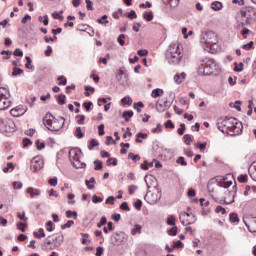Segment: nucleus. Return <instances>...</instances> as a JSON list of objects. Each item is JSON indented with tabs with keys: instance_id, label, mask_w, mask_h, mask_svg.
Returning <instances> with one entry per match:
<instances>
[{
	"instance_id": "nucleus-1",
	"label": "nucleus",
	"mask_w": 256,
	"mask_h": 256,
	"mask_svg": "<svg viewBox=\"0 0 256 256\" xmlns=\"http://www.w3.org/2000/svg\"><path fill=\"white\" fill-rule=\"evenodd\" d=\"M217 127L221 133H226V135H241L243 132V123L234 117L219 118Z\"/></svg>"
},
{
	"instance_id": "nucleus-2",
	"label": "nucleus",
	"mask_w": 256,
	"mask_h": 256,
	"mask_svg": "<svg viewBox=\"0 0 256 256\" xmlns=\"http://www.w3.org/2000/svg\"><path fill=\"white\" fill-rule=\"evenodd\" d=\"M198 71L201 75H219L221 67L218 66L215 60L204 58L198 63Z\"/></svg>"
},
{
	"instance_id": "nucleus-3",
	"label": "nucleus",
	"mask_w": 256,
	"mask_h": 256,
	"mask_svg": "<svg viewBox=\"0 0 256 256\" xmlns=\"http://www.w3.org/2000/svg\"><path fill=\"white\" fill-rule=\"evenodd\" d=\"M166 58L172 65H179L183 60V50L181 49V45H179V43L170 44L166 51Z\"/></svg>"
},
{
	"instance_id": "nucleus-4",
	"label": "nucleus",
	"mask_w": 256,
	"mask_h": 256,
	"mask_svg": "<svg viewBox=\"0 0 256 256\" xmlns=\"http://www.w3.org/2000/svg\"><path fill=\"white\" fill-rule=\"evenodd\" d=\"M64 241V236L62 233L53 234L48 236L42 244L44 251H53L57 247H61V244Z\"/></svg>"
},
{
	"instance_id": "nucleus-5",
	"label": "nucleus",
	"mask_w": 256,
	"mask_h": 256,
	"mask_svg": "<svg viewBox=\"0 0 256 256\" xmlns=\"http://www.w3.org/2000/svg\"><path fill=\"white\" fill-rule=\"evenodd\" d=\"M65 123V118L56 119L51 113H47L43 119V124L49 131H60Z\"/></svg>"
},
{
	"instance_id": "nucleus-6",
	"label": "nucleus",
	"mask_w": 256,
	"mask_h": 256,
	"mask_svg": "<svg viewBox=\"0 0 256 256\" xmlns=\"http://www.w3.org/2000/svg\"><path fill=\"white\" fill-rule=\"evenodd\" d=\"M201 45H206L204 47V51H211V47L215 45L216 43H219V40L217 39V34L213 31H207L202 33L200 38Z\"/></svg>"
},
{
	"instance_id": "nucleus-7",
	"label": "nucleus",
	"mask_w": 256,
	"mask_h": 256,
	"mask_svg": "<svg viewBox=\"0 0 256 256\" xmlns=\"http://www.w3.org/2000/svg\"><path fill=\"white\" fill-rule=\"evenodd\" d=\"M81 157H83V152H81V150L73 148L69 151V160L75 169L85 168L86 164L81 161Z\"/></svg>"
},
{
	"instance_id": "nucleus-8",
	"label": "nucleus",
	"mask_w": 256,
	"mask_h": 256,
	"mask_svg": "<svg viewBox=\"0 0 256 256\" xmlns=\"http://www.w3.org/2000/svg\"><path fill=\"white\" fill-rule=\"evenodd\" d=\"M256 10L253 6H245L240 10L241 17L245 20L242 22V25H251L253 23V17H255Z\"/></svg>"
},
{
	"instance_id": "nucleus-9",
	"label": "nucleus",
	"mask_w": 256,
	"mask_h": 256,
	"mask_svg": "<svg viewBox=\"0 0 256 256\" xmlns=\"http://www.w3.org/2000/svg\"><path fill=\"white\" fill-rule=\"evenodd\" d=\"M15 132V122L11 119H0V133H13Z\"/></svg>"
},
{
	"instance_id": "nucleus-10",
	"label": "nucleus",
	"mask_w": 256,
	"mask_h": 256,
	"mask_svg": "<svg viewBox=\"0 0 256 256\" xmlns=\"http://www.w3.org/2000/svg\"><path fill=\"white\" fill-rule=\"evenodd\" d=\"M179 220L184 227H187V225H193L197 221V218L193 213L182 212L179 215Z\"/></svg>"
},
{
	"instance_id": "nucleus-11",
	"label": "nucleus",
	"mask_w": 256,
	"mask_h": 256,
	"mask_svg": "<svg viewBox=\"0 0 256 256\" xmlns=\"http://www.w3.org/2000/svg\"><path fill=\"white\" fill-rule=\"evenodd\" d=\"M43 159L40 156H35L30 162V169L33 173H38L43 169Z\"/></svg>"
},
{
	"instance_id": "nucleus-12",
	"label": "nucleus",
	"mask_w": 256,
	"mask_h": 256,
	"mask_svg": "<svg viewBox=\"0 0 256 256\" xmlns=\"http://www.w3.org/2000/svg\"><path fill=\"white\" fill-rule=\"evenodd\" d=\"M147 203L150 205H155L161 199V192L157 191L156 193L149 194L147 193L144 197Z\"/></svg>"
},
{
	"instance_id": "nucleus-13",
	"label": "nucleus",
	"mask_w": 256,
	"mask_h": 256,
	"mask_svg": "<svg viewBox=\"0 0 256 256\" xmlns=\"http://www.w3.org/2000/svg\"><path fill=\"white\" fill-rule=\"evenodd\" d=\"M125 237L126 235L123 232L114 233L111 236V241L113 245H119V243H123V241H125Z\"/></svg>"
},
{
	"instance_id": "nucleus-14",
	"label": "nucleus",
	"mask_w": 256,
	"mask_h": 256,
	"mask_svg": "<svg viewBox=\"0 0 256 256\" xmlns=\"http://www.w3.org/2000/svg\"><path fill=\"white\" fill-rule=\"evenodd\" d=\"M173 105V102L169 100H165L163 104L157 102L156 103V109L159 111V113H163L164 111H167Z\"/></svg>"
},
{
	"instance_id": "nucleus-15",
	"label": "nucleus",
	"mask_w": 256,
	"mask_h": 256,
	"mask_svg": "<svg viewBox=\"0 0 256 256\" xmlns=\"http://www.w3.org/2000/svg\"><path fill=\"white\" fill-rule=\"evenodd\" d=\"M233 185V175L232 174H227L223 178V182H221L220 186L223 187L224 189H229Z\"/></svg>"
},
{
	"instance_id": "nucleus-16",
	"label": "nucleus",
	"mask_w": 256,
	"mask_h": 256,
	"mask_svg": "<svg viewBox=\"0 0 256 256\" xmlns=\"http://www.w3.org/2000/svg\"><path fill=\"white\" fill-rule=\"evenodd\" d=\"M10 107H11L10 98H0V111H5V109H9Z\"/></svg>"
},
{
	"instance_id": "nucleus-17",
	"label": "nucleus",
	"mask_w": 256,
	"mask_h": 256,
	"mask_svg": "<svg viewBox=\"0 0 256 256\" xmlns=\"http://www.w3.org/2000/svg\"><path fill=\"white\" fill-rule=\"evenodd\" d=\"M235 193H237V186H233V191L230 192L231 198H224L225 205H231V203L235 202Z\"/></svg>"
},
{
	"instance_id": "nucleus-18",
	"label": "nucleus",
	"mask_w": 256,
	"mask_h": 256,
	"mask_svg": "<svg viewBox=\"0 0 256 256\" xmlns=\"http://www.w3.org/2000/svg\"><path fill=\"white\" fill-rule=\"evenodd\" d=\"M26 111L27 110H23V108L18 106L16 108L12 109L10 111V114L12 115V117H21V115H25Z\"/></svg>"
},
{
	"instance_id": "nucleus-19",
	"label": "nucleus",
	"mask_w": 256,
	"mask_h": 256,
	"mask_svg": "<svg viewBox=\"0 0 256 256\" xmlns=\"http://www.w3.org/2000/svg\"><path fill=\"white\" fill-rule=\"evenodd\" d=\"M185 77H187V74L185 72H182L181 74H176L174 76V81L177 83V85L183 83L185 81Z\"/></svg>"
},
{
	"instance_id": "nucleus-20",
	"label": "nucleus",
	"mask_w": 256,
	"mask_h": 256,
	"mask_svg": "<svg viewBox=\"0 0 256 256\" xmlns=\"http://www.w3.org/2000/svg\"><path fill=\"white\" fill-rule=\"evenodd\" d=\"M11 94H9V90L5 87L0 88V99H10Z\"/></svg>"
},
{
	"instance_id": "nucleus-21",
	"label": "nucleus",
	"mask_w": 256,
	"mask_h": 256,
	"mask_svg": "<svg viewBox=\"0 0 256 256\" xmlns=\"http://www.w3.org/2000/svg\"><path fill=\"white\" fill-rule=\"evenodd\" d=\"M163 93H164L163 89L156 88L152 90L151 97H153V99H157V97H162Z\"/></svg>"
},
{
	"instance_id": "nucleus-22",
	"label": "nucleus",
	"mask_w": 256,
	"mask_h": 256,
	"mask_svg": "<svg viewBox=\"0 0 256 256\" xmlns=\"http://www.w3.org/2000/svg\"><path fill=\"white\" fill-rule=\"evenodd\" d=\"M211 9H213L214 11H221V9H223V3L219 1H214L211 4Z\"/></svg>"
},
{
	"instance_id": "nucleus-23",
	"label": "nucleus",
	"mask_w": 256,
	"mask_h": 256,
	"mask_svg": "<svg viewBox=\"0 0 256 256\" xmlns=\"http://www.w3.org/2000/svg\"><path fill=\"white\" fill-rule=\"evenodd\" d=\"M27 193H28V195H30L31 198L40 194L39 189L33 188V187H29L27 189Z\"/></svg>"
},
{
	"instance_id": "nucleus-24",
	"label": "nucleus",
	"mask_w": 256,
	"mask_h": 256,
	"mask_svg": "<svg viewBox=\"0 0 256 256\" xmlns=\"http://www.w3.org/2000/svg\"><path fill=\"white\" fill-rule=\"evenodd\" d=\"M141 229H143L141 225L135 224L131 230V235H141Z\"/></svg>"
},
{
	"instance_id": "nucleus-25",
	"label": "nucleus",
	"mask_w": 256,
	"mask_h": 256,
	"mask_svg": "<svg viewBox=\"0 0 256 256\" xmlns=\"http://www.w3.org/2000/svg\"><path fill=\"white\" fill-rule=\"evenodd\" d=\"M85 183L88 189H95V177H91L89 180H86Z\"/></svg>"
},
{
	"instance_id": "nucleus-26",
	"label": "nucleus",
	"mask_w": 256,
	"mask_h": 256,
	"mask_svg": "<svg viewBox=\"0 0 256 256\" xmlns=\"http://www.w3.org/2000/svg\"><path fill=\"white\" fill-rule=\"evenodd\" d=\"M229 220H230V223H239V215H237V213L235 212H232L229 215Z\"/></svg>"
},
{
	"instance_id": "nucleus-27",
	"label": "nucleus",
	"mask_w": 256,
	"mask_h": 256,
	"mask_svg": "<svg viewBox=\"0 0 256 256\" xmlns=\"http://www.w3.org/2000/svg\"><path fill=\"white\" fill-rule=\"evenodd\" d=\"M121 103L122 105H133V98L129 97V96H126L124 98L121 99Z\"/></svg>"
},
{
	"instance_id": "nucleus-28",
	"label": "nucleus",
	"mask_w": 256,
	"mask_h": 256,
	"mask_svg": "<svg viewBox=\"0 0 256 256\" xmlns=\"http://www.w3.org/2000/svg\"><path fill=\"white\" fill-rule=\"evenodd\" d=\"M38 21L40 23H43V25H45V27H47V25H49V16H47V15L39 16Z\"/></svg>"
},
{
	"instance_id": "nucleus-29",
	"label": "nucleus",
	"mask_w": 256,
	"mask_h": 256,
	"mask_svg": "<svg viewBox=\"0 0 256 256\" xmlns=\"http://www.w3.org/2000/svg\"><path fill=\"white\" fill-rule=\"evenodd\" d=\"M66 217H67V219H71V218L77 219V211L67 210Z\"/></svg>"
},
{
	"instance_id": "nucleus-30",
	"label": "nucleus",
	"mask_w": 256,
	"mask_h": 256,
	"mask_svg": "<svg viewBox=\"0 0 256 256\" xmlns=\"http://www.w3.org/2000/svg\"><path fill=\"white\" fill-rule=\"evenodd\" d=\"M34 237H36V239H42L45 237V231L43 230V228H40L37 232H34Z\"/></svg>"
},
{
	"instance_id": "nucleus-31",
	"label": "nucleus",
	"mask_w": 256,
	"mask_h": 256,
	"mask_svg": "<svg viewBox=\"0 0 256 256\" xmlns=\"http://www.w3.org/2000/svg\"><path fill=\"white\" fill-rule=\"evenodd\" d=\"M97 23L100 25H108L109 21L107 20V15L104 14L101 18H98Z\"/></svg>"
},
{
	"instance_id": "nucleus-32",
	"label": "nucleus",
	"mask_w": 256,
	"mask_h": 256,
	"mask_svg": "<svg viewBox=\"0 0 256 256\" xmlns=\"http://www.w3.org/2000/svg\"><path fill=\"white\" fill-rule=\"evenodd\" d=\"M123 119H125V121H129V119H131V117H133V111H124L122 114Z\"/></svg>"
},
{
	"instance_id": "nucleus-33",
	"label": "nucleus",
	"mask_w": 256,
	"mask_h": 256,
	"mask_svg": "<svg viewBox=\"0 0 256 256\" xmlns=\"http://www.w3.org/2000/svg\"><path fill=\"white\" fill-rule=\"evenodd\" d=\"M128 159H132V161H134V163H137V161H141V156H139L138 154L135 155L133 153H129Z\"/></svg>"
},
{
	"instance_id": "nucleus-34",
	"label": "nucleus",
	"mask_w": 256,
	"mask_h": 256,
	"mask_svg": "<svg viewBox=\"0 0 256 256\" xmlns=\"http://www.w3.org/2000/svg\"><path fill=\"white\" fill-rule=\"evenodd\" d=\"M196 147L201 151V153H205V149H207V142L197 143Z\"/></svg>"
},
{
	"instance_id": "nucleus-35",
	"label": "nucleus",
	"mask_w": 256,
	"mask_h": 256,
	"mask_svg": "<svg viewBox=\"0 0 256 256\" xmlns=\"http://www.w3.org/2000/svg\"><path fill=\"white\" fill-rule=\"evenodd\" d=\"M94 147H99V142L96 140V139H92L91 141H90V144L88 145V149L90 150V151H93V148Z\"/></svg>"
},
{
	"instance_id": "nucleus-36",
	"label": "nucleus",
	"mask_w": 256,
	"mask_h": 256,
	"mask_svg": "<svg viewBox=\"0 0 256 256\" xmlns=\"http://www.w3.org/2000/svg\"><path fill=\"white\" fill-rule=\"evenodd\" d=\"M94 165L95 171H101V169H103V162H101V160H95Z\"/></svg>"
},
{
	"instance_id": "nucleus-37",
	"label": "nucleus",
	"mask_w": 256,
	"mask_h": 256,
	"mask_svg": "<svg viewBox=\"0 0 256 256\" xmlns=\"http://www.w3.org/2000/svg\"><path fill=\"white\" fill-rule=\"evenodd\" d=\"M75 225V221L73 220H68L67 223L61 225V229H69Z\"/></svg>"
},
{
	"instance_id": "nucleus-38",
	"label": "nucleus",
	"mask_w": 256,
	"mask_h": 256,
	"mask_svg": "<svg viewBox=\"0 0 256 256\" xmlns=\"http://www.w3.org/2000/svg\"><path fill=\"white\" fill-rule=\"evenodd\" d=\"M26 69H35V67L33 66V61L31 60V57L26 56Z\"/></svg>"
},
{
	"instance_id": "nucleus-39",
	"label": "nucleus",
	"mask_w": 256,
	"mask_h": 256,
	"mask_svg": "<svg viewBox=\"0 0 256 256\" xmlns=\"http://www.w3.org/2000/svg\"><path fill=\"white\" fill-rule=\"evenodd\" d=\"M17 75H23V69L14 67L13 72H12V76L17 77Z\"/></svg>"
},
{
	"instance_id": "nucleus-40",
	"label": "nucleus",
	"mask_w": 256,
	"mask_h": 256,
	"mask_svg": "<svg viewBox=\"0 0 256 256\" xmlns=\"http://www.w3.org/2000/svg\"><path fill=\"white\" fill-rule=\"evenodd\" d=\"M241 101H236L235 103L231 102L230 103V107H232L233 109H235L236 111H241Z\"/></svg>"
},
{
	"instance_id": "nucleus-41",
	"label": "nucleus",
	"mask_w": 256,
	"mask_h": 256,
	"mask_svg": "<svg viewBox=\"0 0 256 256\" xmlns=\"http://www.w3.org/2000/svg\"><path fill=\"white\" fill-rule=\"evenodd\" d=\"M75 135L78 139H83L84 135L83 131L81 130V127H77L75 130Z\"/></svg>"
},
{
	"instance_id": "nucleus-42",
	"label": "nucleus",
	"mask_w": 256,
	"mask_h": 256,
	"mask_svg": "<svg viewBox=\"0 0 256 256\" xmlns=\"http://www.w3.org/2000/svg\"><path fill=\"white\" fill-rule=\"evenodd\" d=\"M103 225H107V217L102 216L100 222L97 224L98 229H101Z\"/></svg>"
},
{
	"instance_id": "nucleus-43",
	"label": "nucleus",
	"mask_w": 256,
	"mask_h": 256,
	"mask_svg": "<svg viewBox=\"0 0 256 256\" xmlns=\"http://www.w3.org/2000/svg\"><path fill=\"white\" fill-rule=\"evenodd\" d=\"M143 107H145V104H143V102H138L134 104V109H136L138 113H141V109H143Z\"/></svg>"
},
{
	"instance_id": "nucleus-44",
	"label": "nucleus",
	"mask_w": 256,
	"mask_h": 256,
	"mask_svg": "<svg viewBox=\"0 0 256 256\" xmlns=\"http://www.w3.org/2000/svg\"><path fill=\"white\" fill-rule=\"evenodd\" d=\"M143 18L146 21H153V12H146L143 14Z\"/></svg>"
},
{
	"instance_id": "nucleus-45",
	"label": "nucleus",
	"mask_w": 256,
	"mask_h": 256,
	"mask_svg": "<svg viewBox=\"0 0 256 256\" xmlns=\"http://www.w3.org/2000/svg\"><path fill=\"white\" fill-rule=\"evenodd\" d=\"M117 42L121 47H123V45H125V34H120L117 38Z\"/></svg>"
},
{
	"instance_id": "nucleus-46",
	"label": "nucleus",
	"mask_w": 256,
	"mask_h": 256,
	"mask_svg": "<svg viewBox=\"0 0 256 256\" xmlns=\"http://www.w3.org/2000/svg\"><path fill=\"white\" fill-rule=\"evenodd\" d=\"M17 229H19V231H22V233H25V227H27V224L23 223V222H18L16 224Z\"/></svg>"
},
{
	"instance_id": "nucleus-47",
	"label": "nucleus",
	"mask_w": 256,
	"mask_h": 256,
	"mask_svg": "<svg viewBox=\"0 0 256 256\" xmlns=\"http://www.w3.org/2000/svg\"><path fill=\"white\" fill-rule=\"evenodd\" d=\"M176 163H178L179 165H182L183 167L187 166V161H185V157L183 156L178 157V159L176 160Z\"/></svg>"
},
{
	"instance_id": "nucleus-48",
	"label": "nucleus",
	"mask_w": 256,
	"mask_h": 256,
	"mask_svg": "<svg viewBox=\"0 0 256 256\" xmlns=\"http://www.w3.org/2000/svg\"><path fill=\"white\" fill-rule=\"evenodd\" d=\"M98 134L103 137L105 135V124H100L98 126Z\"/></svg>"
},
{
	"instance_id": "nucleus-49",
	"label": "nucleus",
	"mask_w": 256,
	"mask_h": 256,
	"mask_svg": "<svg viewBox=\"0 0 256 256\" xmlns=\"http://www.w3.org/2000/svg\"><path fill=\"white\" fill-rule=\"evenodd\" d=\"M134 207L135 209H137V211H141V207H143V202L140 199L136 200V202L134 203Z\"/></svg>"
},
{
	"instance_id": "nucleus-50",
	"label": "nucleus",
	"mask_w": 256,
	"mask_h": 256,
	"mask_svg": "<svg viewBox=\"0 0 256 256\" xmlns=\"http://www.w3.org/2000/svg\"><path fill=\"white\" fill-rule=\"evenodd\" d=\"M167 225H170L171 227H175V217L169 216L167 219Z\"/></svg>"
},
{
	"instance_id": "nucleus-51",
	"label": "nucleus",
	"mask_w": 256,
	"mask_h": 256,
	"mask_svg": "<svg viewBox=\"0 0 256 256\" xmlns=\"http://www.w3.org/2000/svg\"><path fill=\"white\" fill-rule=\"evenodd\" d=\"M106 164H107V165H113L114 167L117 166V158H109V159L106 161Z\"/></svg>"
},
{
	"instance_id": "nucleus-52",
	"label": "nucleus",
	"mask_w": 256,
	"mask_h": 256,
	"mask_svg": "<svg viewBox=\"0 0 256 256\" xmlns=\"http://www.w3.org/2000/svg\"><path fill=\"white\" fill-rule=\"evenodd\" d=\"M248 176L247 174H242L238 177L239 183H247Z\"/></svg>"
},
{
	"instance_id": "nucleus-53",
	"label": "nucleus",
	"mask_w": 256,
	"mask_h": 256,
	"mask_svg": "<svg viewBox=\"0 0 256 256\" xmlns=\"http://www.w3.org/2000/svg\"><path fill=\"white\" fill-rule=\"evenodd\" d=\"M216 213H221L222 215H225L227 213V210L223 206H217L215 209Z\"/></svg>"
},
{
	"instance_id": "nucleus-54",
	"label": "nucleus",
	"mask_w": 256,
	"mask_h": 256,
	"mask_svg": "<svg viewBox=\"0 0 256 256\" xmlns=\"http://www.w3.org/2000/svg\"><path fill=\"white\" fill-rule=\"evenodd\" d=\"M85 3H86V9L88 11H93V9H94L93 8V2L91 0H86Z\"/></svg>"
},
{
	"instance_id": "nucleus-55",
	"label": "nucleus",
	"mask_w": 256,
	"mask_h": 256,
	"mask_svg": "<svg viewBox=\"0 0 256 256\" xmlns=\"http://www.w3.org/2000/svg\"><path fill=\"white\" fill-rule=\"evenodd\" d=\"M185 129H186L185 124L181 123L180 128H178V130H177L178 135H183L185 133Z\"/></svg>"
},
{
	"instance_id": "nucleus-56",
	"label": "nucleus",
	"mask_w": 256,
	"mask_h": 256,
	"mask_svg": "<svg viewBox=\"0 0 256 256\" xmlns=\"http://www.w3.org/2000/svg\"><path fill=\"white\" fill-rule=\"evenodd\" d=\"M168 235L175 237V235H177V226H174L170 230H168Z\"/></svg>"
},
{
	"instance_id": "nucleus-57",
	"label": "nucleus",
	"mask_w": 256,
	"mask_h": 256,
	"mask_svg": "<svg viewBox=\"0 0 256 256\" xmlns=\"http://www.w3.org/2000/svg\"><path fill=\"white\" fill-rule=\"evenodd\" d=\"M57 101L60 105H65V95L63 94L58 95Z\"/></svg>"
},
{
	"instance_id": "nucleus-58",
	"label": "nucleus",
	"mask_w": 256,
	"mask_h": 256,
	"mask_svg": "<svg viewBox=\"0 0 256 256\" xmlns=\"http://www.w3.org/2000/svg\"><path fill=\"white\" fill-rule=\"evenodd\" d=\"M251 47H253V41H250V42L242 45V49H244L245 51H249V49H251Z\"/></svg>"
},
{
	"instance_id": "nucleus-59",
	"label": "nucleus",
	"mask_w": 256,
	"mask_h": 256,
	"mask_svg": "<svg viewBox=\"0 0 256 256\" xmlns=\"http://www.w3.org/2000/svg\"><path fill=\"white\" fill-rule=\"evenodd\" d=\"M92 202H94V203H103V198H101L97 195H93L92 196Z\"/></svg>"
},
{
	"instance_id": "nucleus-60",
	"label": "nucleus",
	"mask_w": 256,
	"mask_h": 256,
	"mask_svg": "<svg viewBox=\"0 0 256 256\" xmlns=\"http://www.w3.org/2000/svg\"><path fill=\"white\" fill-rule=\"evenodd\" d=\"M48 183L51 187H57V177L49 179Z\"/></svg>"
},
{
	"instance_id": "nucleus-61",
	"label": "nucleus",
	"mask_w": 256,
	"mask_h": 256,
	"mask_svg": "<svg viewBox=\"0 0 256 256\" xmlns=\"http://www.w3.org/2000/svg\"><path fill=\"white\" fill-rule=\"evenodd\" d=\"M191 141H192L191 135L189 134L184 135V143H186L187 145H191Z\"/></svg>"
},
{
	"instance_id": "nucleus-62",
	"label": "nucleus",
	"mask_w": 256,
	"mask_h": 256,
	"mask_svg": "<svg viewBox=\"0 0 256 256\" xmlns=\"http://www.w3.org/2000/svg\"><path fill=\"white\" fill-rule=\"evenodd\" d=\"M17 217H18V219H20V221L27 222V217L25 216V212L18 213Z\"/></svg>"
},
{
	"instance_id": "nucleus-63",
	"label": "nucleus",
	"mask_w": 256,
	"mask_h": 256,
	"mask_svg": "<svg viewBox=\"0 0 256 256\" xmlns=\"http://www.w3.org/2000/svg\"><path fill=\"white\" fill-rule=\"evenodd\" d=\"M168 5H169L170 7H177V5H179V0H170V1L168 2Z\"/></svg>"
},
{
	"instance_id": "nucleus-64",
	"label": "nucleus",
	"mask_w": 256,
	"mask_h": 256,
	"mask_svg": "<svg viewBox=\"0 0 256 256\" xmlns=\"http://www.w3.org/2000/svg\"><path fill=\"white\" fill-rule=\"evenodd\" d=\"M103 251H104L103 247L98 246L96 248V256H102L103 255Z\"/></svg>"
}]
</instances>
